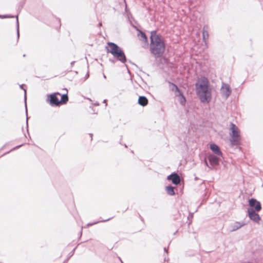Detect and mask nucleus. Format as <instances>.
<instances>
[{"instance_id": "f257e3e1", "label": "nucleus", "mask_w": 263, "mask_h": 263, "mask_svg": "<svg viewBox=\"0 0 263 263\" xmlns=\"http://www.w3.org/2000/svg\"><path fill=\"white\" fill-rule=\"evenodd\" d=\"M150 51L156 58L163 56L165 50V44L163 37L157 33L156 30L152 31L150 36Z\"/></svg>"}, {"instance_id": "f03ea898", "label": "nucleus", "mask_w": 263, "mask_h": 263, "mask_svg": "<svg viewBox=\"0 0 263 263\" xmlns=\"http://www.w3.org/2000/svg\"><path fill=\"white\" fill-rule=\"evenodd\" d=\"M195 87L200 101L203 103H209L212 99V89L208 79L202 77L200 81L195 84Z\"/></svg>"}, {"instance_id": "7ed1b4c3", "label": "nucleus", "mask_w": 263, "mask_h": 263, "mask_svg": "<svg viewBox=\"0 0 263 263\" xmlns=\"http://www.w3.org/2000/svg\"><path fill=\"white\" fill-rule=\"evenodd\" d=\"M106 47L107 53H110L117 61L125 64L127 59L124 51L117 44L113 42H108Z\"/></svg>"}, {"instance_id": "20e7f679", "label": "nucleus", "mask_w": 263, "mask_h": 263, "mask_svg": "<svg viewBox=\"0 0 263 263\" xmlns=\"http://www.w3.org/2000/svg\"><path fill=\"white\" fill-rule=\"evenodd\" d=\"M230 146L233 147L241 144V138L238 127L232 122L230 123Z\"/></svg>"}, {"instance_id": "39448f33", "label": "nucleus", "mask_w": 263, "mask_h": 263, "mask_svg": "<svg viewBox=\"0 0 263 263\" xmlns=\"http://www.w3.org/2000/svg\"><path fill=\"white\" fill-rule=\"evenodd\" d=\"M249 208L248 209H253L256 212H259L261 209V205L259 201L255 198H251L249 200Z\"/></svg>"}, {"instance_id": "423d86ee", "label": "nucleus", "mask_w": 263, "mask_h": 263, "mask_svg": "<svg viewBox=\"0 0 263 263\" xmlns=\"http://www.w3.org/2000/svg\"><path fill=\"white\" fill-rule=\"evenodd\" d=\"M57 94L61 95L60 93L57 92L48 95L47 96V101L52 106H56L59 105L60 100L57 97Z\"/></svg>"}, {"instance_id": "0eeeda50", "label": "nucleus", "mask_w": 263, "mask_h": 263, "mask_svg": "<svg viewBox=\"0 0 263 263\" xmlns=\"http://www.w3.org/2000/svg\"><path fill=\"white\" fill-rule=\"evenodd\" d=\"M232 90L229 84L224 82L222 83V86L220 89V93L222 96L224 97L227 99L231 95Z\"/></svg>"}, {"instance_id": "6e6552de", "label": "nucleus", "mask_w": 263, "mask_h": 263, "mask_svg": "<svg viewBox=\"0 0 263 263\" xmlns=\"http://www.w3.org/2000/svg\"><path fill=\"white\" fill-rule=\"evenodd\" d=\"M221 158L220 156L214 154H210L208 156V160L212 166L218 165Z\"/></svg>"}, {"instance_id": "1a4fd4ad", "label": "nucleus", "mask_w": 263, "mask_h": 263, "mask_svg": "<svg viewBox=\"0 0 263 263\" xmlns=\"http://www.w3.org/2000/svg\"><path fill=\"white\" fill-rule=\"evenodd\" d=\"M248 216L251 220L254 222L259 223L260 220V217L259 214L257 213L258 212L253 210V209H248Z\"/></svg>"}, {"instance_id": "9d476101", "label": "nucleus", "mask_w": 263, "mask_h": 263, "mask_svg": "<svg viewBox=\"0 0 263 263\" xmlns=\"http://www.w3.org/2000/svg\"><path fill=\"white\" fill-rule=\"evenodd\" d=\"M174 86L175 87L176 96L179 97V101L180 104L184 106L186 101L185 96L177 85H174Z\"/></svg>"}, {"instance_id": "9b49d317", "label": "nucleus", "mask_w": 263, "mask_h": 263, "mask_svg": "<svg viewBox=\"0 0 263 263\" xmlns=\"http://www.w3.org/2000/svg\"><path fill=\"white\" fill-rule=\"evenodd\" d=\"M167 179L171 181L173 184L178 185L180 182L181 177L178 173L173 172L167 177Z\"/></svg>"}, {"instance_id": "f8f14e48", "label": "nucleus", "mask_w": 263, "mask_h": 263, "mask_svg": "<svg viewBox=\"0 0 263 263\" xmlns=\"http://www.w3.org/2000/svg\"><path fill=\"white\" fill-rule=\"evenodd\" d=\"M14 17L16 18V32H17V40L18 41L19 39V37H20L19 22H18V15H17L16 16H14V15H10V14H5V15H1L0 14V18H2V19L7 18H14Z\"/></svg>"}, {"instance_id": "ddd939ff", "label": "nucleus", "mask_w": 263, "mask_h": 263, "mask_svg": "<svg viewBox=\"0 0 263 263\" xmlns=\"http://www.w3.org/2000/svg\"><path fill=\"white\" fill-rule=\"evenodd\" d=\"M210 148L215 155L219 156L221 158H223L222 153L221 151L220 147L216 144L214 143L210 144Z\"/></svg>"}, {"instance_id": "4468645a", "label": "nucleus", "mask_w": 263, "mask_h": 263, "mask_svg": "<svg viewBox=\"0 0 263 263\" xmlns=\"http://www.w3.org/2000/svg\"><path fill=\"white\" fill-rule=\"evenodd\" d=\"M246 223L242 221H235L234 223L231 224L230 227L231 228V232H234L241 228L242 227L245 226Z\"/></svg>"}, {"instance_id": "2eb2a0df", "label": "nucleus", "mask_w": 263, "mask_h": 263, "mask_svg": "<svg viewBox=\"0 0 263 263\" xmlns=\"http://www.w3.org/2000/svg\"><path fill=\"white\" fill-rule=\"evenodd\" d=\"M138 36L140 37V41L148 44V39L145 32L141 30H138Z\"/></svg>"}, {"instance_id": "dca6fc26", "label": "nucleus", "mask_w": 263, "mask_h": 263, "mask_svg": "<svg viewBox=\"0 0 263 263\" xmlns=\"http://www.w3.org/2000/svg\"><path fill=\"white\" fill-rule=\"evenodd\" d=\"M148 99L147 98L144 96H141L139 97L138 100V103L142 106H145L148 104Z\"/></svg>"}, {"instance_id": "f3484780", "label": "nucleus", "mask_w": 263, "mask_h": 263, "mask_svg": "<svg viewBox=\"0 0 263 263\" xmlns=\"http://www.w3.org/2000/svg\"><path fill=\"white\" fill-rule=\"evenodd\" d=\"M208 27L206 26H204L202 29V39L203 41L205 44H207L208 39L209 37V33L207 30Z\"/></svg>"}, {"instance_id": "a211bd4d", "label": "nucleus", "mask_w": 263, "mask_h": 263, "mask_svg": "<svg viewBox=\"0 0 263 263\" xmlns=\"http://www.w3.org/2000/svg\"><path fill=\"white\" fill-rule=\"evenodd\" d=\"M174 189L175 187L171 185H168L165 187V190L167 194L171 196H174L175 195Z\"/></svg>"}, {"instance_id": "6ab92c4d", "label": "nucleus", "mask_w": 263, "mask_h": 263, "mask_svg": "<svg viewBox=\"0 0 263 263\" xmlns=\"http://www.w3.org/2000/svg\"><path fill=\"white\" fill-rule=\"evenodd\" d=\"M68 101V97L67 93L61 95V99L60 101L62 104H66Z\"/></svg>"}, {"instance_id": "aec40b11", "label": "nucleus", "mask_w": 263, "mask_h": 263, "mask_svg": "<svg viewBox=\"0 0 263 263\" xmlns=\"http://www.w3.org/2000/svg\"><path fill=\"white\" fill-rule=\"evenodd\" d=\"M112 218V217H111V218H108V219H105V220H102L97 221H96V222H92V223H88L87 224V226H93L94 224H97V223H98L99 222H106V221H108L110 220Z\"/></svg>"}, {"instance_id": "412c9836", "label": "nucleus", "mask_w": 263, "mask_h": 263, "mask_svg": "<svg viewBox=\"0 0 263 263\" xmlns=\"http://www.w3.org/2000/svg\"><path fill=\"white\" fill-rule=\"evenodd\" d=\"M23 145H24V144H22L18 145H17V146H15V147H14L11 149H10L9 151H8V152L5 153V154H4L2 156H4L5 155H7V154H9L11 152H12V151H13L14 150L18 149L19 148L22 147Z\"/></svg>"}, {"instance_id": "4be33fe9", "label": "nucleus", "mask_w": 263, "mask_h": 263, "mask_svg": "<svg viewBox=\"0 0 263 263\" xmlns=\"http://www.w3.org/2000/svg\"><path fill=\"white\" fill-rule=\"evenodd\" d=\"M25 108H26V128L27 132H28V112H27V105L26 103H25Z\"/></svg>"}, {"instance_id": "5701e85b", "label": "nucleus", "mask_w": 263, "mask_h": 263, "mask_svg": "<svg viewBox=\"0 0 263 263\" xmlns=\"http://www.w3.org/2000/svg\"><path fill=\"white\" fill-rule=\"evenodd\" d=\"M194 216V213H189V215L187 217V220L189 221V225H190L192 222V219H193Z\"/></svg>"}, {"instance_id": "b1692460", "label": "nucleus", "mask_w": 263, "mask_h": 263, "mask_svg": "<svg viewBox=\"0 0 263 263\" xmlns=\"http://www.w3.org/2000/svg\"><path fill=\"white\" fill-rule=\"evenodd\" d=\"M24 86V84H22L20 86L21 89H23L24 90V99H25V100L26 101V90L23 88Z\"/></svg>"}, {"instance_id": "393cba45", "label": "nucleus", "mask_w": 263, "mask_h": 263, "mask_svg": "<svg viewBox=\"0 0 263 263\" xmlns=\"http://www.w3.org/2000/svg\"><path fill=\"white\" fill-rule=\"evenodd\" d=\"M204 164H205V166L208 167L211 170L212 169V167L211 166H209L206 158H204Z\"/></svg>"}, {"instance_id": "a878e982", "label": "nucleus", "mask_w": 263, "mask_h": 263, "mask_svg": "<svg viewBox=\"0 0 263 263\" xmlns=\"http://www.w3.org/2000/svg\"><path fill=\"white\" fill-rule=\"evenodd\" d=\"M169 84L171 85H172V88H171V90L173 91H175V87L174 86V85H176L175 84L173 83H172V82H168Z\"/></svg>"}, {"instance_id": "bb28decb", "label": "nucleus", "mask_w": 263, "mask_h": 263, "mask_svg": "<svg viewBox=\"0 0 263 263\" xmlns=\"http://www.w3.org/2000/svg\"><path fill=\"white\" fill-rule=\"evenodd\" d=\"M109 61L111 62L113 64H115L116 62V61H117L116 59H109Z\"/></svg>"}, {"instance_id": "cd10ccee", "label": "nucleus", "mask_w": 263, "mask_h": 263, "mask_svg": "<svg viewBox=\"0 0 263 263\" xmlns=\"http://www.w3.org/2000/svg\"><path fill=\"white\" fill-rule=\"evenodd\" d=\"M89 77V71H88L86 73V74L85 75V80L87 79Z\"/></svg>"}, {"instance_id": "c85d7f7f", "label": "nucleus", "mask_w": 263, "mask_h": 263, "mask_svg": "<svg viewBox=\"0 0 263 263\" xmlns=\"http://www.w3.org/2000/svg\"><path fill=\"white\" fill-rule=\"evenodd\" d=\"M138 215H139V217H140V218L142 222H143V221H144V219H143V217L140 215V214H138Z\"/></svg>"}, {"instance_id": "c756f323", "label": "nucleus", "mask_w": 263, "mask_h": 263, "mask_svg": "<svg viewBox=\"0 0 263 263\" xmlns=\"http://www.w3.org/2000/svg\"><path fill=\"white\" fill-rule=\"evenodd\" d=\"M76 63V61H72L70 63L71 66L72 67L74 64Z\"/></svg>"}, {"instance_id": "7c9ffc66", "label": "nucleus", "mask_w": 263, "mask_h": 263, "mask_svg": "<svg viewBox=\"0 0 263 263\" xmlns=\"http://www.w3.org/2000/svg\"><path fill=\"white\" fill-rule=\"evenodd\" d=\"M164 251L165 252H166L167 254H168V250L166 248H164Z\"/></svg>"}, {"instance_id": "2f4dec72", "label": "nucleus", "mask_w": 263, "mask_h": 263, "mask_svg": "<svg viewBox=\"0 0 263 263\" xmlns=\"http://www.w3.org/2000/svg\"><path fill=\"white\" fill-rule=\"evenodd\" d=\"M106 102H107V100L106 99L104 100L103 102L104 103H106L105 106L107 105Z\"/></svg>"}, {"instance_id": "473e14b6", "label": "nucleus", "mask_w": 263, "mask_h": 263, "mask_svg": "<svg viewBox=\"0 0 263 263\" xmlns=\"http://www.w3.org/2000/svg\"><path fill=\"white\" fill-rule=\"evenodd\" d=\"M89 135H90V138H91V140H92V136H93V135H92V134H89Z\"/></svg>"}, {"instance_id": "72a5a7b5", "label": "nucleus", "mask_w": 263, "mask_h": 263, "mask_svg": "<svg viewBox=\"0 0 263 263\" xmlns=\"http://www.w3.org/2000/svg\"><path fill=\"white\" fill-rule=\"evenodd\" d=\"M118 258H119V259L120 260V261H121V262L122 263V261H123L121 259V258L120 257H118Z\"/></svg>"}, {"instance_id": "f704fd0d", "label": "nucleus", "mask_w": 263, "mask_h": 263, "mask_svg": "<svg viewBox=\"0 0 263 263\" xmlns=\"http://www.w3.org/2000/svg\"><path fill=\"white\" fill-rule=\"evenodd\" d=\"M7 144V143H6L5 145H4V146L2 147V149L4 148L6 146Z\"/></svg>"}, {"instance_id": "c9c22d12", "label": "nucleus", "mask_w": 263, "mask_h": 263, "mask_svg": "<svg viewBox=\"0 0 263 263\" xmlns=\"http://www.w3.org/2000/svg\"><path fill=\"white\" fill-rule=\"evenodd\" d=\"M82 234V230H81L80 232V237H81Z\"/></svg>"}, {"instance_id": "e433bc0d", "label": "nucleus", "mask_w": 263, "mask_h": 263, "mask_svg": "<svg viewBox=\"0 0 263 263\" xmlns=\"http://www.w3.org/2000/svg\"><path fill=\"white\" fill-rule=\"evenodd\" d=\"M164 261H167L168 260V259H166V257H164Z\"/></svg>"}, {"instance_id": "4c0bfd02", "label": "nucleus", "mask_w": 263, "mask_h": 263, "mask_svg": "<svg viewBox=\"0 0 263 263\" xmlns=\"http://www.w3.org/2000/svg\"><path fill=\"white\" fill-rule=\"evenodd\" d=\"M68 259H69V258H68L66 260H65L64 261V263H66V262L67 261V260H68Z\"/></svg>"}, {"instance_id": "58836bf2", "label": "nucleus", "mask_w": 263, "mask_h": 263, "mask_svg": "<svg viewBox=\"0 0 263 263\" xmlns=\"http://www.w3.org/2000/svg\"><path fill=\"white\" fill-rule=\"evenodd\" d=\"M75 249H76V248H74V249L73 250V251H72V255H73V252H74V251Z\"/></svg>"}, {"instance_id": "ea45409f", "label": "nucleus", "mask_w": 263, "mask_h": 263, "mask_svg": "<svg viewBox=\"0 0 263 263\" xmlns=\"http://www.w3.org/2000/svg\"><path fill=\"white\" fill-rule=\"evenodd\" d=\"M103 77H104V78H105V79H106V76H105L104 74H103Z\"/></svg>"}, {"instance_id": "a19ab883", "label": "nucleus", "mask_w": 263, "mask_h": 263, "mask_svg": "<svg viewBox=\"0 0 263 263\" xmlns=\"http://www.w3.org/2000/svg\"><path fill=\"white\" fill-rule=\"evenodd\" d=\"M177 232L178 231L177 230L175 232H174V235H175Z\"/></svg>"}, {"instance_id": "79ce46f5", "label": "nucleus", "mask_w": 263, "mask_h": 263, "mask_svg": "<svg viewBox=\"0 0 263 263\" xmlns=\"http://www.w3.org/2000/svg\"><path fill=\"white\" fill-rule=\"evenodd\" d=\"M95 105H99V103H95Z\"/></svg>"}, {"instance_id": "37998d69", "label": "nucleus", "mask_w": 263, "mask_h": 263, "mask_svg": "<svg viewBox=\"0 0 263 263\" xmlns=\"http://www.w3.org/2000/svg\"><path fill=\"white\" fill-rule=\"evenodd\" d=\"M99 25V26H101L102 25V23H100Z\"/></svg>"}, {"instance_id": "c03bdc74", "label": "nucleus", "mask_w": 263, "mask_h": 263, "mask_svg": "<svg viewBox=\"0 0 263 263\" xmlns=\"http://www.w3.org/2000/svg\"><path fill=\"white\" fill-rule=\"evenodd\" d=\"M124 146H125V147H127V145H126V144H124Z\"/></svg>"}, {"instance_id": "a18cd8bd", "label": "nucleus", "mask_w": 263, "mask_h": 263, "mask_svg": "<svg viewBox=\"0 0 263 263\" xmlns=\"http://www.w3.org/2000/svg\"><path fill=\"white\" fill-rule=\"evenodd\" d=\"M195 180H197V177H195Z\"/></svg>"}, {"instance_id": "49530a36", "label": "nucleus", "mask_w": 263, "mask_h": 263, "mask_svg": "<svg viewBox=\"0 0 263 263\" xmlns=\"http://www.w3.org/2000/svg\"><path fill=\"white\" fill-rule=\"evenodd\" d=\"M122 263H124L123 261H122Z\"/></svg>"}]
</instances>
